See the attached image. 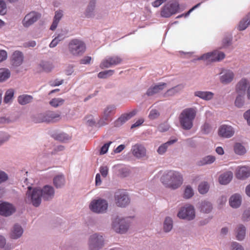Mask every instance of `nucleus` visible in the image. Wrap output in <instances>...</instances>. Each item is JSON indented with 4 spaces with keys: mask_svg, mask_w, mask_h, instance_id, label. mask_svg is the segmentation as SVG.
<instances>
[{
    "mask_svg": "<svg viewBox=\"0 0 250 250\" xmlns=\"http://www.w3.org/2000/svg\"><path fill=\"white\" fill-rule=\"evenodd\" d=\"M214 93L211 91H197L194 93V95L205 101H209L212 99Z\"/></svg>",
    "mask_w": 250,
    "mask_h": 250,
    "instance_id": "c85d7f7f",
    "label": "nucleus"
},
{
    "mask_svg": "<svg viewBox=\"0 0 250 250\" xmlns=\"http://www.w3.org/2000/svg\"><path fill=\"white\" fill-rule=\"evenodd\" d=\"M209 188V186L207 182L201 183L198 186V191L200 194L207 193Z\"/></svg>",
    "mask_w": 250,
    "mask_h": 250,
    "instance_id": "49530a36",
    "label": "nucleus"
},
{
    "mask_svg": "<svg viewBox=\"0 0 250 250\" xmlns=\"http://www.w3.org/2000/svg\"><path fill=\"white\" fill-rule=\"evenodd\" d=\"M220 74L221 75L220 81L225 84L230 83L234 78L233 73L229 70L223 69Z\"/></svg>",
    "mask_w": 250,
    "mask_h": 250,
    "instance_id": "6ab92c4d",
    "label": "nucleus"
},
{
    "mask_svg": "<svg viewBox=\"0 0 250 250\" xmlns=\"http://www.w3.org/2000/svg\"><path fill=\"white\" fill-rule=\"evenodd\" d=\"M112 227L118 233H124L127 231L129 227V222L126 218L117 216L112 221Z\"/></svg>",
    "mask_w": 250,
    "mask_h": 250,
    "instance_id": "0eeeda50",
    "label": "nucleus"
},
{
    "mask_svg": "<svg viewBox=\"0 0 250 250\" xmlns=\"http://www.w3.org/2000/svg\"><path fill=\"white\" fill-rule=\"evenodd\" d=\"M250 24V14L246 15L239 22L238 29L244 30Z\"/></svg>",
    "mask_w": 250,
    "mask_h": 250,
    "instance_id": "58836bf2",
    "label": "nucleus"
},
{
    "mask_svg": "<svg viewBox=\"0 0 250 250\" xmlns=\"http://www.w3.org/2000/svg\"><path fill=\"white\" fill-rule=\"evenodd\" d=\"M96 6V0L89 1L84 12V15L88 18H93L95 15V8Z\"/></svg>",
    "mask_w": 250,
    "mask_h": 250,
    "instance_id": "5701e85b",
    "label": "nucleus"
},
{
    "mask_svg": "<svg viewBox=\"0 0 250 250\" xmlns=\"http://www.w3.org/2000/svg\"><path fill=\"white\" fill-rule=\"evenodd\" d=\"M56 138L57 140L62 142L68 141L70 138V136L68 134L64 133H61L58 134Z\"/></svg>",
    "mask_w": 250,
    "mask_h": 250,
    "instance_id": "3c124183",
    "label": "nucleus"
},
{
    "mask_svg": "<svg viewBox=\"0 0 250 250\" xmlns=\"http://www.w3.org/2000/svg\"><path fill=\"white\" fill-rule=\"evenodd\" d=\"M114 73V70H108L100 72L98 74V78L100 79H105L108 77L112 75Z\"/></svg>",
    "mask_w": 250,
    "mask_h": 250,
    "instance_id": "09e8293b",
    "label": "nucleus"
},
{
    "mask_svg": "<svg viewBox=\"0 0 250 250\" xmlns=\"http://www.w3.org/2000/svg\"><path fill=\"white\" fill-rule=\"evenodd\" d=\"M7 57L6 51L4 50H0V62L5 60Z\"/></svg>",
    "mask_w": 250,
    "mask_h": 250,
    "instance_id": "69168bd1",
    "label": "nucleus"
},
{
    "mask_svg": "<svg viewBox=\"0 0 250 250\" xmlns=\"http://www.w3.org/2000/svg\"><path fill=\"white\" fill-rule=\"evenodd\" d=\"M68 50L74 56H79L83 54L85 50L84 43L78 39L71 40L68 44Z\"/></svg>",
    "mask_w": 250,
    "mask_h": 250,
    "instance_id": "423d86ee",
    "label": "nucleus"
},
{
    "mask_svg": "<svg viewBox=\"0 0 250 250\" xmlns=\"http://www.w3.org/2000/svg\"><path fill=\"white\" fill-rule=\"evenodd\" d=\"M235 153L238 155H242L246 152L245 147L240 143H236L233 147Z\"/></svg>",
    "mask_w": 250,
    "mask_h": 250,
    "instance_id": "c03bdc74",
    "label": "nucleus"
},
{
    "mask_svg": "<svg viewBox=\"0 0 250 250\" xmlns=\"http://www.w3.org/2000/svg\"><path fill=\"white\" fill-rule=\"evenodd\" d=\"M23 232V229L21 226L16 224L12 228L9 233V237L13 239H17L22 236Z\"/></svg>",
    "mask_w": 250,
    "mask_h": 250,
    "instance_id": "4be33fe9",
    "label": "nucleus"
},
{
    "mask_svg": "<svg viewBox=\"0 0 250 250\" xmlns=\"http://www.w3.org/2000/svg\"><path fill=\"white\" fill-rule=\"evenodd\" d=\"M196 114V107H188L183 109L178 117L181 128L185 130H190L193 126V122Z\"/></svg>",
    "mask_w": 250,
    "mask_h": 250,
    "instance_id": "f257e3e1",
    "label": "nucleus"
},
{
    "mask_svg": "<svg viewBox=\"0 0 250 250\" xmlns=\"http://www.w3.org/2000/svg\"><path fill=\"white\" fill-rule=\"evenodd\" d=\"M185 88V85L183 83L178 84L168 89L164 95L165 97L173 96L175 94L181 92Z\"/></svg>",
    "mask_w": 250,
    "mask_h": 250,
    "instance_id": "393cba45",
    "label": "nucleus"
},
{
    "mask_svg": "<svg viewBox=\"0 0 250 250\" xmlns=\"http://www.w3.org/2000/svg\"><path fill=\"white\" fill-rule=\"evenodd\" d=\"M238 179H245L250 176V168L248 167L243 166L237 168L236 173Z\"/></svg>",
    "mask_w": 250,
    "mask_h": 250,
    "instance_id": "a878e982",
    "label": "nucleus"
},
{
    "mask_svg": "<svg viewBox=\"0 0 250 250\" xmlns=\"http://www.w3.org/2000/svg\"><path fill=\"white\" fill-rule=\"evenodd\" d=\"M8 174L4 171L0 170V184L8 180Z\"/></svg>",
    "mask_w": 250,
    "mask_h": 250,
    "instance_id": "5fc2aeb1",
    "label": "nucleus"
},
{
    "mask_svg": "<svg viewBox=\"0 0 250 250\" xmlns=\"http://www.w3.org/2000/svg\"><path fill=\"white\" fill-rule=\"evenodd\" d=\"M24 56L23 53L20 51L13 52L11 58V64L15 67L20 66L23 62Z\"/></svg>",
    "mask_w": 250,
    "mask_h": 250,
    "instance_id": "f3484780",
    "label": "nucleus"
},
{
    "mask_svg": "<svg viewBox=\"0 0 250 250\" xmlns=\"http://www.w3.org/2000/svg\"><path fill=\"white\" fill-rule=\"evenodd\" d=\"M216 54L217 61H220L223 59H224L225 57V54L223 52H220L218 51H215Z\"/></svg>",
    "mask_w": 250,
    "mask_h": 250,
    "instance_id": "0e129e2a",
    "label": "nucleus"
},
{
    "mask_svg": "<svg viewBox=\"0 0 250 250\" xmlns=\"http://www.w3.org/2000/svg\"><path fill=\"white\" fill-rule=\"evenodd\" d=\"M242 220L244 221H250V208L246 209L244 211L242 215Z\"/></svg>",
    "mask_w": 250,
    "mask_h": 250,
    "instance_id": "6e6d98bb",
    "label": "nucleus"
},
{
    "mask_svg": "<svg viewBox=\"0 0 250 250\" xmlns=\"http://www.w3.org/2000/svg\"><path fill=\"white\" fill-rule=\"evenodd\" d=\"M179 9V3L176 1H172L167 3L163 7L161 15L164 18H169L171 15L178 12Z\"/></svg>",
    "mask_w": 250,
    "mask_h": 250,
    "instance_id": "1a4fd4ad",
    "label": "nucleus"
},
{
    "mask_svg": "<svg viewBox=\"0 0 250 250\" xmlns=\"http://www.w3.org/2000/svg\"><path fill=\"white\" fill-rule=\"evenodd\" d=\"M177 216L182 219L191 221L195 217V211L194 207L191 205L187 204L181 207L178 213Z\"/></svg>",
    "mask_w": 250,
    "mask_h": 250,
    "instance_id": "6e6552de",
    "label": "nucleus"
},
{
    "mask_svg": "<svg viewBox=\"0 0 250 250\" xmlns=\"http://www.w3.org/2000/svg\"><path fill=\"white\" fill-rule=\"evenodd\" d=\"M136 113L137 110L136 109H134L129 113L122 114L116 121V125L117 126L122 125L127 121H128L134 115H135Z\"/></svg>",
    "mask_w": 250,
    "mask_h": 250,
    "instance_id": "b1692460",
    "label": "nucleus"
},
{
    "mask_svg": "<svg viewBox=\"0 0 250 250\" xmlns=\"http://www.w3.org/2000/svg\"><path fill=\"white\" fill-rule=\"evenodd\" d=\"M63 16V11L62 10H58L55 12V15L52 25L50 29L53 31L56 29L58 24Z\"/></svg>",
    "mask_w": 250,
    "mask_h": 250,
    "instance_id": "473e14b6",
    "label": "nucleus"
},
{
    "mask_svg": "<svg viewBox=\"0 0 250 250\" xmlns=\"http://www.w3.org/2000/svg\"><path fill=\"white\" fill-rule=\"evenodd\" d=\"M247 84L248 80L246 79H242L236 85L235 91L237 94L245 95Z\"/></svg>",
    "mask_w": 250,
    "mask_h": 250,
    "instance_id": "bb28decb",
    "label": "nucleus"
},
{
    "mask_svg": "<svg viewBox=\"0 0 250 250\" xmlns=\"http://www.w3.org/2000/svg\"><path fill=\"white\" fill-rule=\"evenodd\" d=\"M167 84L165 83H160L157 84L150 86L147 90L146 94L148 96H152L162 91L167 87Z\"/></svg>",
    "mask_w": 250,
    "mask_h": 250,
    "instance_id": "aec40b11",
    "label": "nucleus"
},
{
    "mask_svg": "<svg viewBox=\"0 0 250 250\" xmlns=\"http://www.w3.org/2000/svg\"><path fill=\"white\" fill-rule=\"evenodd\" d=\"M65 100L61 98H53L49 101V104L52 107L57 108L64 104Z\"/></svg>",
    "mask_w": 250,
    "mask_h": 250,
    "instance_id": "37998d69",
    "label": "nucleus"
},
{
    "mask_svg": "<svg viewBox=\"0 0 250 250\" xmlns=\"http://www.w3.org/2000/svg\"><path fill=\"white\" fill-rule=\"evenodd\" d=\"M100 172L101 175L104 177H105L108 173V168L107 166H102L100 168Z\"/></svg>",
    "mask_w": 250,
    "mask_h": 250,
    "instance_id": "680f3d73",
    "label": "nucleus"
},
{
    "mask_svg": "<svg viewBox=\"0 0 250 250\" xmlns=\"http://www.w3.org/2000/svg\"><path fill=\"white\" fill-rule=\"evenodd\" d=\"M194 195V192L190 186H187L184 190L183 197L185 199H189Z\"/></svg>",
    "mask_w": 250,
    "mask_h": 250,
    "instance_id": "de8ad7c7",
    "label": "nucleus"
},
{
    "mask_svg": "<svg viewBox=\"0 0 250 250\" xmlns=\"http://www.w3.org/2000/svg\"><path fill=\"white\" fill-rule=\"evenodd\" d=\"M15 211V208L11 204L6 202L0 204V214L2 216H9Z\"/></svg>",
    "mask_w": 250,
    "mask_h": 250,
    "instance_id": "2eb2a0df",
    "label": "nucleus"
},
{
    "mask_svg": "<svg viewBox=\"0 0 250 250\" xmlns=\"http://www.w3.org/2000/svg\"><path fill=\"white\" fill-rule=\"evenodd\" d=\"M53 182L56 188H61L64 187L65 184L64 176L62 174L56 175L53 178Z\"/></svg>",
    "mask_w": 250,
    "mask_h": 250,
    "instance_id": "7c9ffc66",
    "label": "nucleus"
},
{
    "mask_svg": "<svg viewBox=\"0 0 250 250\" xmlns=\"http://www.w3.org/2000/svg\"><path fill=\"white\" fill-rule=\"evenodd\" d=\"M161 181L166 187L176 189L182 184L183 177L177 171L169 170L164 173Z\"/></svg>",
    "mask_w": 250,
    "mask_h": 250,
    "instance_id": "f03ea898",
    "label": "nucleus"
},
{
    "mask_svg": "<svg viewBox=\"0 0 250 250\" xmlns=\"http://www.w3.org/2000/svg\"><path fill=\"white\" fill-rule=\"evenodd\" d=\"M14 91L13 89L7 90L5 94L3 102L5 104H8L12 102L14 97Z\"/></svg>",
    "mask_w": 250,
    "mask_h": 250,
    "instance_id": "a18cd8bd",
    "label": "nucleus"
},
{
    "mask_svg": "<svg viewBox=\"0 0 250 250\" xmlns=\"http://www.w3.org/2000/svg\"><path fill=\"white\" fill-rule=\"evenodd\" d=\"M61 119L60 113L53 111H47L38 114L35 121L37 123H54L59 121Z\"/></svg>",
    "mask_w": 250,
    "mask_h": 250,
    "instance_id": "39448f33",
    "label": "nucleus"
},
{
    "mask_svg": "<svg viewBox=\"0 0 250 250\" xmlns=\"http://www.w3.org/2000/svg\"><path fill=\"white\" fill-rule=\"evenodd\" d=\"M9 138V135L5 133L0 132V145L7 141Z\"/></svg>",
    "mask_w": 250,
    "mask_h": 250,
    "instance_id": "bf43d9fd",
    "label": "nucleus"
},
{
    "mask_svg": "<svg viewBox=\"0 0 250 250\" xmlns=\"http://www.w3.org/2000/svg\"><path fill=\"white\" fill-rule=\"evenodd\" d=\"M229 203L233 208H237L241 204V197L240 194L236 193L232 195L229 198Z\"/></svg>",
    "mask_w": 250,
    "mask_h": 250,
    "instance_id": "2f4dec72",
    "label": "nucleus"
},
{
    "mask_svg": "<svg viewBox=\"0 0 250 250\" xmlns=\"http://www.w3.org/2000/svg\"><path fill=\"white\" fill-rule=\"evenodd\" d=\"M122 62V59L119 56H109L104 59L100 63V66L102 69L108 68L117 65Z\"/></svg>",
    "mask_w": 250,
    "mask_h": 250,
    "instance_id": "f8f14e48",
    "label": "nucleus"
},
{
    "mask_svg": "<svg viewBox=\"0 0 250 250\" xmlns=\"http://www.w3.org/2000/svg\"><path fill=\"white\" fill-rule=\"evenodd\" d=\"M173 228V220L172 218L169 216H167L165 218L163 223L164 231L167 233L171 230Z\"/></svg>",
    "mask_w": 250,
    "mask_h": 250,
    "instance_id": "f704fd0d",
    "label": "nucleus"
},
{
    "mask_svg": "<svg viewBox=\"0 0 250 250\" xmlns=\"http://www.w3.org/2000/svg\"><path fill=\"white\" fill-rule=\"evenodd\" d=\"M215 157L212 155H208L203 157L197 162L198 166H202L213 163L215 160Z\"/></svg>",
    "mask_w": 250,
    "mask_h": 250,
    "instance_id": "c9c22d12",
    "label": "nucleus"
},
{
    "mask_svg": "<svg viewBox=\"0 0 250 250\" xmlns=\"http://www.w3.org/2000/svg\"><path fill=\"white\" fill-rule=\"evenodd\" d=\"M232 36L231 35H227L224 37L222 41L221 48H227L231 45Z\"/></svg>",
    "mask_w": 250,
    "mask_h": 250,
    "instance_id": "ea45409f",
    "label": "nucleus"
},
{
    "mask_svg": "<svg viewBox=\"0 0 250 250\" xmlns=\"http://www.w3.org/2000/svg\"><path fill=\"white\" fill-rule=\"evenodd\" d=\"M211 55H213L212 52H208L207 53L204 54L198 58V60H208L209 61Z\"/></svg>",
    "mask_w": 250,
    "mask_h": 250,
    "instance_id": "052dcab7",
    "label": "nucleus"
},
{
    "mask_svg": "<svg viewBox=\"0 0 250 250\" xmlns=\"http://www.w3.org/2000/svg\"><path fill=\"white\" fill-rule=\"evenodd\" d=\"M232 177V172L231 171H227L220 175L219 182L221 185H227L231 181Z\"/></svg>",
    "mask_w": 250,
    "mask_h": 250,
    "instance_id": "c756f323",
    "label": "nucleus"
},
{
    "mask_svg": "<svg viewBox=\"0 0 250 250\" xmlns=\"http://www.w3.org/2000/svg\"><path fill=\"white\" fill-rule=\"evenodd\" d=\"M40 65L43 71L47 72L50 71L52 68L51 64L48 62H42Z\"/></svg>",
    "mask_w": 250,
    "mask_h": 250,
    "instance_id": "603ef678",
    "label": "nucleus"
},
{
    "mask_svg": "<svg viewBox=\"0 0 250 250\" xmlns=\"http://www.w3.org/2000/svg\"><path fill=\"white\" fill-rule=\"evenodd\" d=\"M115 200L117 206L125 207L130 203V199L127 193L124 190H119L115 194Z\"/></svg>",
    "mask_w": 250,
    "mask_h": 250,
    "instance_id": "9d476101",
    "label": "nucleus"
},
{
    "mask_svg": "<svg viewBox=\"0 0 250 250\" xmlns=\"http://www.w3.org/2000/svg\"><path fill=\"white\" fill-rule=\"evenodd\" d=\"M177 141L176 140H172L167 142L165 143L162 144L159 146L157 150V152L160 155H163L167 150L168 147L173 144Z\"/></svg>",
    "mask_w": 250,
    "mask_h": 250,
    "instance_id": "72a5a7b5",
    "label": "nucleus"
},
{
    "mask_svg": "<svg viewBox=\"0 0 250 250\" xmlns=\"http://www.w3.org/2000/svg\"><path fill=\"white\" fill-rule=\"evenodd\" d=\"M108 204L106 200L98 199L92 201L89 205V208L95 213H103L107 208Z\"/></svg>",
    "mask_w": 250,
    "mask_h": 250,
    "instance_id": "9b49d317",
    "label": "nucleus"
},
{
    "mask_svg": "<svg viewBox=\"0 0 250 250\" xmlns=\"http://www.w3.org/2000/svg\"><path fill=\"white\" fill-rule=\"evenodd\" d=\"M234 130L230 125H223L218 129V135L222 137L229 138L233 135Z\"/></svg>",
    "mask_w": 250,
    "mask_h": 250,
    "instance_id": "dca6fc26",
    "label": "nucleus"
},
{
    "mask_svg": "<svg viewBox=\"0 0 250 250\" xmlns=\"http://www.w3.org/2000/svg\"><path fill=\"white\" fill-rule=\"evenodd\" d=\"M244 117L247 120L248 124L250 125V109L244 113Z\"/></svg>",
    "mask_w": 250,
    "mask_h": 250,
    "instance_id": "774afa93",
    "label": "nucleus"
},
{
    "mask_svg": "<svg viewBox=\"0 0 250 250\" xmlns=\"http://www.w3.org/2000/svg\"><path fill=\"white\" fill-rule=\"evenodd\" d=\"M202 130L204 134H208L211 131L209 125L207 123L205 124L202 127Z\"/></svg>",
    "mask_w": 250,
    "mask_h": 250,
    "instance_id": "e2e57ef3",
    "label": "nucleus"
},
{
    "mask_svg": "<svg viewBox=\"0 0 250 250\" xmlns=\"http://www.w3.org/2000/svg\"><path fill=\"white\" fill-rule=\"evenodd\" d=\"M116 106L114 105L107 106L104 110L103 118L105 120H107L110 115L115 113Z\"/></svg>",
    "mask_w": 250,
    "mask_h": 250,
    "instance_id": "4c0bfd02",
    "label": "nucleus"
},
{
    "mask_svg": "<svg viewBox=\"0 0 250 250\" xmlns=\"http://www.w3.org/2000/svg\"><path fill=\"white\" fill-rule=\"evenodd\" d=\"M244 96L245 95L237 94L234 101V105L236 107L240 108L244 106L245 104Z\"/></svg>",
    "mask_w": 250,
    "mask_h": 250,
    "instance_id": "79ce46f5",
    "label": "nucleus"
},
{
    "mask_svg": "<svg viewBox=\"0 0 250 250\" xmlns=\"http://www.w3.org/2000/svg\"><path fill=\"white\" fill-rule=\"evenodd\" d=\"M111 143H112V142H109L108 143L105 144L101 147V148L100 149V153L101 155L104 154L107 152L109 147Z\"/></svg>",
    "mask_w": 250,
    "mask_h": 250,
    "instance_id": "4d7b16f0",
    "label": "nucleus"
},
{
    "mask_svg": "<svg viewBox=\"0 0 250 250\" xmlns=\"http://www.w3.org/2000/svg\"><path fill=\"white\" fill-rule=\"evenodd\" d=\"M197 208L201 212L206 214L209 213L213 209L212 203L207 200L202 201L199 202Z\"/></svg>",
    "mask_w": 250,
    "mask_h": 250,
    "instance_id": "412c9836",
    "label": "nucleus"
},
{
    "mask_svg": "<svg viewBox=\"0 0 250 250\" xmlns=\"http://www.w3.org/2000/svg\"><path fill=\"white\" fill-rule=\"evenodd\" d=\"M131 152L133 155L138 159L144 157L146 155V149L140 144H135L131 148Z\"/></svg>",
    "mask_w": 250,
    "mask_h": 250,
    "instance_id": "a211bd4d",
    "label": "nucleus"
},
{
    "mask_svg": "<svg viewBox=\"0 0 250 250\" xmlns=\"http://www.w3.org/2000/svg\"><path fill=\"white\" fill-rule=\"evenodd\" d=\"M6 13V5L5 2L0 0V14L4 15Z\"/></svg>",
    "mask_w": 250,
    "mask_h": 250,
    "instance_id": "13d9d810",
    "label": "nucleus"
},
{
    "mask_svg": "<svg viewBox=\"0 0 250 250\" xmlns=\"http://www.w3.org/2000/svg\"><path fill=\"white\" fill-rule=\"evenodd\" d=\"M33 99L32 96L23 94L20 95L18 98V102L21 105H25L31 103Z\"/></svg>",
    "mask_w": 250,
    "mask_h": 250,
    "instance_id": "e433bc0d",
    "label": "nucleus"
},
{
    "mask_svg": "<svg viewBox=\"0 0 250 250\" xmlns=\"http://www.w3.org/2000/svg\"><path fill=\"white\" fill-rule=\"evenodd\" d=\"M91 60V58L89 56H86L84 57L82 59L80 60V63L81 64H88L90 63V61Z\"/></svg>",
    "mask_w": 250,
    "mask_h": 250,
    "instance_id": "338daca9",
    "label": "nucleus"
},
{
    "mask_svg": "<svg viewBox=\"0 0 250 250\" xmlns=\"http://www.w3.org/2000/svg\"><path fill=\"white\" fill-rule=\"evenodd\" d=\"M104 236L101 233L96 232L89 236L87 245L89 250H100L105 245Z\"/></svg>",
    "mask_w": 250,
    "mask_h": 250,
    "instance_id": "20e7f679",
    "label": "nucleus"
},
{
    "mask_svg": "<svg viewBox=\"0 0 250 250\" xmlns=\"http://www.w3.org/2000/svg\"><path fill=\"white\" fill-rule=\"evenodd\" d=\"M42 199L40 188H32L30 186L28 187L25 197V201L26 203L31 204L34 207H38L41 205Z\"/></svg>",
    "mask_w": 250,
    "mask_h": 250,
    "instance_id": "7ed1b4c3",
    "label": "nucleus"
},
{
    "mask_svg": "<svg viewBox=\"0 0 250 250\" xmlns=\"http://www.w3.org/2000/svg\"><path fill=\"white\" fill-rule=\"evenodd\" d=\"M41 17V15L35 11L27 14L22 21V24L24 27L27 28L33 24Z\"/></svg>",
    "mask_w": 250,
    "mask_h": 250,
    "instance_id": "ddd939ff",
    "label": "nucleus"
},
{
    "mask_svg": "<svg viewBox=\"0 0 250 250\" xmlns=\"http://www.w3.org/2000/svg\"><path fill=\"white\" fill-rule=\"evenodd\" d=\"M40 191L42 200L44 201H51L55 196V189L50 185L44 186L42 188H40Z\"/></svg>",
    "mask_w": 250,
    "mask_h": 250,
    "instance_id": "4468645a",
    "label": "nucleus"
},
{
    "mask_svg": "<svg viewBox=\"0 0 250 250\" xmlns=\"http://www.w3.org/2000/svg\"><path fill=\"white\" fill-rule=\"evenodd\" d=\"M10 75L11 72L8 69L5 68H0V82L7 80L10 77Z\"/></svg>",
    "mask_w": 250,
    "mask_h": 250,
    "instance_id": "a19ab883",
    "label": "nucleus"
},
{
    "mask_svg": "<svg viewBox=\"0 0 250 250\" xmlns=\"http://www.w3.org/2000/svg\"><path fill=\"white\" fill-rule=\"evenodd\" d=\"M230 247L231 250H244L242 246L236 242H232Z\"/></svg>",
    "mask_w": 250,
    "mask_h": 250,
    "instance_id": "864d4df0",
    "label": "nucleus"
},
{
    "mask_svg": "<svg viewBox=\"0 0 250 250\" xmlns=\"http://www.w3.org/2000/svg\"><path fill=\"white\" fill-rule=\"evenodd\" d=\"M246 227L243 224H238L235 229L236 239L239 241L243 240L246 235Z\"/></svg>",
    "mask_w": 250,
    "mask_h": 250,
    "instance_id": "cd10ccee",
    "label": "nucleus"
},
{
    "mask_svg": "<svg viewBox=\"0 0 250 250\" xmlns=\"http://www.w3.org/2000/svg\"><path fill=\"white\" fill-rule=\"evenodd\" d=\"M160 116V113L156 109H152L150 110L148 115V118L150 120H154Z\"/></svg>",
    "mask_w": 250,
    "mask_h": 250,
    "instance_id": "8fccbe9b",
    "label": "nucleus"
}]
</instances>
